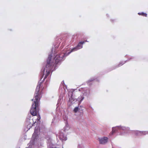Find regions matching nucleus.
Wrapping results in <instances>:
<instances>
[{
	"mask_svg": "<svg viewBox=\"0 0 148 148\" xmlns=\"http://www.w3.org/2000/svg\"><path fill=\"white\" fill-rule=\"evenodd\" d=\"M59 138L60 140H62L63 141L66 140L67 139V137L65 136L63 134L61 133L60 135H59Z\"/></svg>",
	"mask_w": 148,
	"mask_h": 148,
	"instance_id": "39448f33",
	"label": "nucleus"
},
{
	"mask_svg": "<svg viewBox=\"0 0 148 148\" xmlns=\"http://www.w3.org/2000/svg\"><path fill=\"white\" fill-rule=\"evenodd\" d=\"M84 97H81L80 98L79 97L78 98V100H79L80 102L83 100Z\"/></svg>",
	"mask_w": 148,
	"mask_h": 148,
	"instance_id": "9b49d317",
	"label": "nucleus"
},
{
	"mask_svg": "<svg viewBox=\"0 0 148 148\" xmlns=\"http://www.w3.org/2000/svg\"><path fill=\"white\" fill-rule=\"evenodd\" d=\"M65 55L63 53L58 54L56 56L52 61L51 60L52 56L51 55H49V56L47 61L46 67L44 70V71L46 70L47 73L45 75L43 81H44L45 79L50 74L51 69L55 64H57L59 63L62 59L65 56Z\"/></svg>",
	"mask_w": 148,
	"mask_h": 148,
	"instance_id": "f03ea898",
	"label": "nucleus"
},
{
	"mask_svg": "<svg viewBox=\"0 0 148 148\" xmlns=\"http://www.w3.org/2000/svg\"><path fill=\"white\" fill-rule=\"evenodd\" d=\"M41 85V83L40 82L37 86L32 101L34 100L32 103L31 108L30 112L32 115L34 117L32 119L33 123L29 124L27 125V127L29 129L36 123H39L40 122V117L39 114L37 113L39 111V101L41 97V92L40 91V88Z\"/></svg>",
	"mask_w": 148,
	"mask_h": 148,
	"instance_id": "f257e3e1",
	"label": "nucleus"
},
{
	"mask_svg": "<svg viewBox=\"0 0 148 148\" xmlns=\"http://www.w3.org/2000/svg\"><path fill=\"white\" fill-rule=\"evenodd\" d=\"M116 131V128L115 127H113L112 129V134H113L114 133H115Z\"/></svg>",
	"mask_w": 148,
	"mask_h": 148,
	"instance_id": "1a4fd4ad",
	"label": "nucleus"
},
{
	"mask_svg": "<svg viewBox=\"0 0 148 148\" xmlns=\"http://www.w3.org/2000/svg\"><path fill=\"white\" fill-rule=\"evenodd\" d=\"M138 14L139 15H142L144 16L147 17V14L144 12L138 13Z\"/></svg>",
	"mask_w": 148,
	"mask_h": 148,
	"instance_id": "0eeeda50",
	"label": "nucleus"
},
{
	"mask_svg": "<svg viewBox=\"0 0 148 148\" xmlns=\"http://www.w3.org/2000/svg\"><path fill=\"white\" fill-rule=\"evenodd\" d=\"M125 62H120V63H119V64L116 65V67H119L121 66H122V65H123L124 64H125Z\"/></svg>",
	"mask_w": 148,
	"mask_h": 148,
	"instance_id": "423d86ee",
	"label": "nucleus"
},
{
	"mask_svg": "<svg viewBox=\"0 0 148 148\" xmlns=\"http://www.w3.org/2000/svg\"><path fill=\"white\" fill-rule=\"evenodd\" d=\"M80 109V108H79L78 107H75L74 109L73 110V111L74 112H75V113H76Z\"/></svg>",
	"mask_w": 148,
	"mask_h": 148,
	"instance_id": "6e6552de",
	"label": "nucleus"
},
{
	"mask_svg": "<svg viewBox=\"0 0 148 148\" xmlns=\"http://www.w3.org/2000/svg\"><path fill=\"white\" fill-rule=\"evenodd\" d=\"M138 133L141 134H147V133H146V132H138Z\"/></svg>",
	"mask_w": 148,
	"mask_h": 148,
	"instance_id": "9d476101",
	"label": "nucleus"
},
{
	"mask_svg": "<svg viewBox=\"0 0 148 148\" xmlns=\"http://www.w3.org/2000/svg\"><path fill=\"white\" fill-rule=\"evenodd\" d=\"M41 74L42 75H41L42 77L41 78V79H42V78L43 77V76L44 75V72L42 73Z\"/></svg>",
	"mask_w": 148,
	"mask_h": 148,
	"instance_id": "f8f14e48",
	"label": "nucleus"
},
{
	"mask_svg": "<svg viewBox=\"0 0 148 148\" xmlns=\"http://www.w3.org/2000/svg\"><path fill=\"white\" fill-rule=\"evenodd\" d=\"M87 41H82L81 42H80L77 45V47H76L74 48L73 49H72L71 51H70V52H69V54L70 53H71L73 51L77 50L80 49V48H82V44L86 42Z\"/></svg>",
	"mask_w": 148,
	"mask_h": 148,
	"instance_id": "7ed1b4c3",
	"label": "nucleus"
},
{
	"mask_svg": "<svg viewBox=\"0 0 148 148\" xmlns=\"http://www.w3.org/2000/svg\"><path fill=\"white\" fill-rule=\"evenodd\" d=\"M108 138L107 137H104L103 138H99V143L101 144H104L107 142Z\"/></svg>",
	"mask_w": 148,
	"mask_h": 148,
	"instance_id": "20e7f679",
	"label": "nucleus"
}]
</instances>
